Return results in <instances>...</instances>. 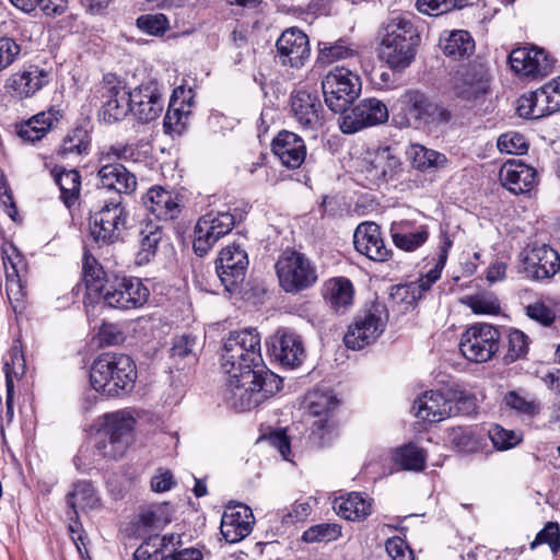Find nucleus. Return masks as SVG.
<instances>
[{
  "mask_svg": "<svg viewBox=\"0 0 560 560\" xmlns=\"http://www.w3.org/2000/svg\"><path fill=\"white\" fill-rule=\"evenodd\" d=\"M418 18L406 11H392L381 28V57L393 70H404L413 61L421 36Z\"/></svg>",
  "mask_w": 560,
  "mask_h": 560,
  "instance_id": "1",
  "label": "nucleus"
},
{
  "mask_svg": "<svg viewBox=\"0 0 560 560\" xmlns=\"http://www.w3.org/2000/svg\"><path fill=\"white\" fill-rule=\"evenodd\" d=\"M228 376L223 400L229 408L240 412L258 407L282 386V378L270 370H246Z\"/></svg>",
  "mask_w": 560,
  "mask_h": 560,
  "instance_id": "2",
  "label": "nucleus"
},
{
  "mask_svg": "<svg viewBox=\"0 0 560 560\" xmlns=\"http://www.w3.org/2000/svg\"><path fill=\"white\" fill-rule=\"evenodd\" d=\"M136 380V364L129 355L124 353H103L94 360L90 370L92 387L107 397L131 392Z\"/></svg>",
  "mask_w": 560,
  "mask_h": 560,
  "instance_id": "3",
  "label": "nucleus"
},
{
  "mask_svg": "<svg viewBox=\"0 0 560 560\" xmlns=\"http://www.w3.org/2000/svg\"><path fill=\"white\" fill-rule=\"evenodd\" d=\"M221 368L224 374L234 376L246 370H268L262 361L259 332L254 328L231 331L222 347Z\"/></svg>",
  "mask_w": 560,
  "mask_h": 560,
  "instance_id": "4",
  "label": "nucleus"
},
{
  "mask_svg": "<svg viewBox=\"0 0 560 560\" xmlns=\"http://www.w3.org/2000/svg\"><path fill=\"white\" fill-rule=\"evenodd\" d=\"M135 422L126 410L105 413L97 431V454L108 459L122 457L132 442Z\"/></svg>",
  "mask_w": 560,
  "mask_h": 560,
  "instance_id": "5",
  "label": "nucleus"
},
{
  "mask_svg": "<svg viewBox=\"0 0 560 560\" xmlns=\"http://www.w3.org/2000/svg\"><path fill=\"white\" fill-rule=\"evenodd\" d=\"M388 322V311L385 304L374 302L361 310L348 327L343 337L347 348L361 350L374 343L384 332Z\"/></svg>",
  "mask_w": 560,
  "mask_h": 560,
  "instance_id": "6",
  "label": "nucleus"
},
{
  "mask_svg": "<svg viewBox=\"0 0 560 560\" xmlns=\"http://www.w3.org/2000/svg\"><path fill=\"white\" fill-rule=\"evenodd\" d=\"M127 220L128 212L122 205V197L116 196L105 201L98 211L91 214V236L100 245L114 244L122 238Z\"/></svg>",
  "mask_w": 560,
  "mask_h": 560,
  "instance_id": "7",
  "label": "nucleus"
},
{
  "mask_svg": "<svg viewBox=\"0 0 560 560\" xmlns=\"http://www.w3.org/2000/svg\"><path fill=\"white\" fill-rule=\"evenodd\" d=\"M325 103L334 113H345L361 92L360 77L343 67H335L322 81Z\"/></svg>",
  "mask_w": 560,
  "mask_h": 560,
  "instance_id": "8",
  "label": "nucleus"
},
{
  "mask_svg": "<svg viewBox=\"0 0 560 560\" xmlns=\"http://www.w3.org/2000/svg\"><path fill=\"white\" fill-rule=\"evenodd\" d=\"M280 287L287 293H298L314 285L318 279L315 265L296 250L284 252L276 262Z\"/></svg>",
  "mask_w": 560,
  "mask_h": 560,
  "instance_id": "9",
  "label": "nucleus"
},
{
  "mask_svg": "<svg viewBox=\"0 0 560 560\" xmlns=\"http://www.w3.org/2000/svg\"><path fill=\"white\" fill-rule=\"evenodd\" d=\"M106 306L122 311L143 306L150 296L149 289L137 277H115L106 280L101 295Z\"/></svg>",
  "mask_w": 560,
  "mask_h": 560,
  "instance_id": "10",
  "label": "nucleus"
},
{
  "mask_svg": "<svg viewBox=\"0 0 560 560\" xmlns=\"http://www.w3.org/2000/svg\"><path fill=\"white\" fill-rule=\"evenodd\" d=\"M241 220L242 214L230 211L209 212L202 215L194 230V252L200 257L207 255L214 244L229 234Z\"/></svg>",
  "mask_w": 560,
  "mask_h": 560,
  "instance_id": "11",
  "label": "nucleus"
},
{
  "mask_svg": "<svg viewBox=\"0 0 560 560\" xmlns=\"http://www.w3.org/2000/svg\"><path fill=\"white\" fill-rule=\"evenodd\" d=\"M118 160H128L133 155V150L128 145H113L109 152L101 159L102 164L98 170V177L102 186L108 190H115L117 196L129 195L137 188L136 176L120 163H110V156Z\"/></svg>",
  "mask_w": 560,
  "mask_h": 560,
  "instance_id": "12",
  "label": "nucleus"
},
{
  "mask_svg": "<svg viewBox=\"0 0 560 560\" xmlns=\"http://www.w3.org/2000/svg\"><path fill=\"white\" fill-rule=\"evenodd\" d=\"M500 332L490 324H475L466 329L459 342L460 353L470 362L482 363L499 350Z\"/></svg>",
  "mask_w": 560,
  "mask_h": 560,
  "instance_id": "13",
  "label": "nucleus"
},
{
  "mask_svg": "<svg viewBox=\"0 0 560 560\" xmlns=\"http://www.w3.org/2000/svg\"><path fill=\"white\" fill-rule=\"evenodd\" d=\"M97 93L101 98L100 115L105 122L120 121L129 114L131 90L115 74L104 75Z\"/></svg>",
  "mask_w": 560,
  "mask_h": 560,
  "instance_id": "14",
  "label": "nucleus"
},
{
  "mask_svg": "<svg viewBox=\"0 0 560 560\" xmlns=\"http://www.w3.org/2000/svg\"><path fill=\"white\" fill-rule=\"evenodd\" d=\"M248 264L247 253L241 245L233 243L221 249L215 260V272L228 292H235L243 283Z\"/></svg>",
  "mask_w": 560,
  "mask_h": 560,
  "instance_id": "15",
  "label": "nucleus"
},
{
  "mask_svg": "<svg viewBox=\"0 0 560 560\" xmlns=\"http://www.w3.org/2000/svg\"><path fill=\"white\" fill-rule=\"evenodd\" d=\"M290 113L302 130L317 131L325 124V109L315 91L294 90L290 95Z\"/></svg>",
  "mask_w": 560,
  "mask_h": 560,
  "instance_id": "16",
  "label": "nucleus"
},
{
  "mask_svg": "<svg viewBox=\"0 0 560 560\" xmlns=\"http://www.w3.org/2000/svg\"><path fill=\"white\" fill-rule=\"evenodd\" d=\"M522 272L533 280H546L560 270V256L546 244H533L520 254Z\"/></svg>",
  "mask_w": 560,
  "mask_h": 560,
  "instance_id": "17",
  "label": "nucleus"
},
{
  "mask_svg": "<svg viewBox=\"0 0 560 560\" xmlns=\"http://www.w3.org/2000/svg\"><path fill=\"white\" fill-rule=\"evenodd\" d=\"M557 112H560V78L552 79L527 96H522L517 106L518 115L530 119Z\"/></svg>",
  "mask_w": 560,
  "mask_h": 560,
  "instance_id": "18",
  "label": "nucleus"
},
{
  "mask_svg": "<svg viewBox=\"0 0 560 560\" xmlns=\"http://www.w3.org/2000/svg\"><path fill=\"white\" fill-rule=\"evenodd\" d=\"M509 63L516 74L542 79L552 72L555 60L544 48L525 46L510 52Z\"/></svg>",
  "mask_w": 560,
  "mask_h": 560,
  "instance_id": "19",
  "label": "nucleus"
},
{
  "mask_svg": "<svg viewBox=\"0 0 560 560\" xmlns=\"http://www.w3.org/2000/svg\"><path fill=\"white\" fill-rule=\"evenodd\" d=\"M1 255L5 270V291L9 302L15 313H21L25 307L26 298V290L21 276L24 268L23 257L12 243L2 245Z\"/></svg>",
  "mask_w": 560,
  "mask_h": 560,
  "instance_id": "20",
  "label": "nucleus"
},
{
  "mask_svg": "<svg viewBox=\"0 0 560 560\" xmlns=\"http://www.w3.org/2000/svg\"><path fill=\"white\" fill-rule=\"evenodd\" d=\"M400 165V160L392 149L383 147L365 154L361 172L369 186L380 187L395 178Z\"/></svg>",
  "mask_w": 560,
  "mask_h": 560,
  "instance_id": "21",
  "label": "nucleus"
},
{
  "mask_svg": "<svg viewBox=\"0 0 560 560\" xmlns=\"http://www.w3.org/2000/svg\"><path fill=\"white\" fill-rule=\"evenodd\" d=\"M387 106L380 100L371 97L360 101L350 114L342 117L340 129L343 133H354L365 127L387 121Z\"/></svg>",
  "mask_w": 560,
  "mask_h": 560,
  "instance_id": "22",
  "label": "nucleus"
},
{
  "mask_svg": "<svg viewBox=\"0 0 560 560\" xmlns=\"http://www.w3.org/2000/svg\"><path fill=\"white\" fill-rule=\"evenodd\" d=\"M266 345L269 354L285 366H299L305 357L301 337L290 329H278L269 337Z\"/></svg>",
  "mask_w": 560,
  "mask_h": 560,
  "instance_id": "23",
  "label": "nucleus"
},
{
  "mask_svg": "<svg viewBox=\"0 0 560 560\" xmlns=\"http://www.w3.org/2000/svg\"><path fill=\"white\" fill-rule=\"evenodd\" d=\"M453 89L463 100H478L489 90L488 69L482 63L462 66L453 78Z\"/></svg>",
  "mask_w": 560,
  "mask_h": 560,
  "instance_id": "24",
  "label": "nucleus"
},
{
  "mask_svg": "<svg viewBox=\"0 0 560 560\" xmlns=\"http://www.w3.org/2000/svg\"><path fill=\"white\" fill-rule=\"evenodd\" d=\"M279 61L292 68H300L310 58L307 35L298 27L285 30L276 43Z\"/></svg>",
  "mask_w": 560,
  "mask_h": 560,
  "instance_id": "25",
  "label": "nucleus"
},
{
  "mask_svg": "<svg viewBox=\"0 0 560 560\" xmlns=\"http://www.w3.org/2000/svg\"><path fill=\"white\" fill-rule=\"evenodd\" d=\"M130 112L138 121L147 124L160 116L163 110L162 94L154 82L141 84L131 90Z\"/></svg>",
  "mask_w": 560,
  "mask_h": 560,
  "instance_id": "26",
  "label": "nucleus"
},
{
  "mask_svg": "<svg viewBox=\"0 0 560 560\" xmlns=\"http://www.w3.org/2000/svg\"><path fill=\"white\" fill-rule=\"evenodd\" d=\"M142 203L156 219L174 220L182 212L183 196L161 186H153L143 195Z\"/></svg>",
  "mask_w": 560,
  "mask_h": 560,
  "instance_id": "27",
  "label": "nucleus"
},
{
  "mask_svg": "<svg viewBox=\"0 0 560 560\" xmlns=\"http://www.w3.org/2000/svg\"><path fill=\"white\" fill-rule=\"evenodd\" d=\"M254 522L253 511L247 505L229 506L221 518V535L229 544L238 542L252 533Z\"/></svg>",
  "mask_w": 560,
  "mask_h": 560,
  "instance_id": "28",
  "label": "nucleus"
},
{
  "mask_svg": "<svg viewBox=\"0 0 560 560\" xmlns=\"http://www.w3.org/2000/svg\"><path fill=\"white\" fill-rule=\"evenodd\" d=\"M50 81V73L37 66H30L11 74L4 88L15 97L26 98L33 96Z\"/></svg>",
  "mask_w": 560,
  "mask_h": 560,
  "instance_id": "29",
  "label": "nucleus"
},
{
  "mask_svg": "<svg viewBox=\"0 0 560 560\" xmlns=\"http://www.w3.org/2000/svg\"><path fill=\"white\" fill-rule=\"evenodd\" d=\"M355 249L375 261H385L390 250L387 249L381 235V228L374 222L359 224L353 234Z\"/></svg>",
  "mask_w": 560,
  "mask_h": 560,
  "instance_id": "30",
  "label": "nucleus"
},
{
  "mask_svg": "<svg viewBox=\"0 0 560 560\" xmlns=\"http://www.w3.org/2000/svg\"><path fill=\"white\" fill-rule=\"evenodd\" d=\"M499 176L502 185L515 195L529 192L537 178L535 168L515 159L502 165Z\"/></svg>",
  "mask_w": 560,
  "mask_h": 560,
  "instance_id": "31",
  "label": "nucleus"
},
{
  "mask_svg": "<svg viewBox=\"0 0 560 560\" xmlns=\"http://www.w3.org/2000/svg\"><path fill=\"white\" fill-rule=\"evenodd\" d=\"M272 151L288 168H299L306 159V145L299 135L282 130L272 140Z\"/></svg>",
  "mask_w": 560,
  "mask_h": 560,
  "instance_id": "32",
  "label": "nucleus"
},
{
  "mask_svg": "<svg viewBox=\"0 0 560 560\" xmlns=\"http://www.w3.org/2000/svg\"><path fill=\"white\" fill-rule=\"evenodd\" d=\"M451 397L438 390H428L413 402L416 416L428 422H440L454 417Z\"/></svg>",
  "mask_w": 560,
  "mask_h": 560,
  "instance_id": "33",
  "label": "nucleus"
},
{
  "mask_svg": "<svg viewBox=\"0 0 560 560\" xmlns=\"http://www.w3.org/2000/svg\"><path fill=\"white\" fill-rule=\"evenodd\" d=\"M339 400L331 392H314L308 396V410L318 417L313 423L312 434L324 438L332 432L334 424L329 419V415L338 407Z\"/></svg>",
  "mask_w": 560,
  "mask_h": 560,
  "instance_id": "34",
  "label": "nucleus"
},
{
  "mask_svg": "<svg viewBox=\"0 0 560 560\" xmlns=\"http://www.w3.org/2000/svg\"><path fill=\"white\" fill-rule=\"evenodd\" d=\"M354 288L345 277L331 278L323 287V296L331 310L343 314L353 303Z\"/></svg>",
  "mask_w": 560,
  "mask_h": 560,
  "instance_id": "35",
  "label": "nucleus"
},
{
  "mask_svg": "<svg viewBox=\"0 0 560 560\" xmlns=\"http://www.w3.org/2000/svg\"><path fill=\"white\" fill-rule=\"evenodd\" d=\"M66 501L69 506L67 514L70 521H77L80 511L94 510L101 504L100 498L90 481L75 482L72 491L67 494Z\"/></svg>",
  "mask_w": 560,
  "mask_h": 560,
  "instance_id": "36",
  "label": "nucleus"
},
{
  "mask_svg": "<svg viewBox=\"0 0 560 560\" xmlns=\"http://www.w3.org/2000/svg\"><path fill=\"white\" fill-rule=\"evenodd\" d=\"M433 100L419 90H408L399 98L401 112L409 125L422 127Z\"/></svg>",
  "mask_w": 560,
  "mask_h": 560,
  "instance_id": "37",
  "label": "nucleus"
},
{
  "mask_svg": "<svg viewBox=\"0 0 560 560\" xmlns=\"http://www.w3.org/2000/svg\"><path fill=\"white\" fill-rule=\"evenodd\" d=\"M51 174L56 184L59 186L60 199L65 206L70 209L78 201L80 196L81 175L79 171L55 166Z\"/></svg>",
  "mask_w": 560,
  "mask_h": 560,
  "instance_id": "38",
  "label": "nucleus"
},
{
  "mask_svg": "<svg viewBox=\"0 0 560 560\" xmlns=\"http://www.w3.org/2000/svg\"><path fill=\"white\" fill-rule=\"evenodd\" d=\"M337 514L349 521H363L372 512L370 500L362 493L352 492L347 497L337 499L334 503Z\"/></svg>",
  "mask_w": 560,
  "mask_h": 560,
  "instance_id": "39",
  "label": "nucleus"
},
{
  "mask_svg": "<svg viewBox=\"0 0 560 560\" xmlns=\"http://www.w3.org/2000/svg\"><path fill=\"white\" fill-rule=\"evenodd\" d=\"M178 92H180V94H184L185 90L183 88L174 90L173 95L171 96L170 100L168 109L164 117L163 127L165 132L170 135H180L186 128L190 114V101L187 104H185L186 101L183 100L180 105L178 107L176 106L178 100Z\"/></svg>",
  "mask_w": 560,
  "mask_h": 560,
  "instance_id": "40",
  "label": "nucleus"
},
{
  "mask_svg": "<svg viewBox=\"0 0 560 560\" xmlns=\"http://www.w3.org/2000/svg\"><path fill=\"white\" fill-rule=\"evenodd\" d=\"M91 145V136L83 127H75L68 131L63 138L57 156L68 159L70 156H81L89 154Z\"/></svg>",
  "mask_w": 560,
  "mask_h": 560,
  "instance_id": "41",
  "label": "nucleus"
},
{
  "mask_svg": "<svg viewBox=\"0 0 560 560\" xmlns=\"http://www.w3.org/2000/svg\"><path fill=\"white\" fill-rule=\"evenodd\" d=\"M197 337L184 334L174 339L171 352V360L177 370H183L197 361Z\"/></svg>",
  "mask_w": 560,
  "mask_h": 560,
  "instance_id": "42",
  "label": "nucleus"
},
{
  "mask_svg": "<svg viewBox=\"0 0 560 560\" xmlns=\"http://www.w3.org/2000/svg\"><path fill=\"white\" fill-rule=\"evenodd\" d=\"M163 237V230L154 223H147L140 230L139 250L136 256L138 265H144L151 261L156 255L158 247Z\"/></svg>",
  "mask_w": 560,
  "mask_h": 560,
  "instance_id": "43",
  "label": "nucleus"
},
{
  "mask_svg": "<svg viewBox=\"0 0 560 560\" xmlns=\"http://www.w3.org/2000/svg\"><path fill=\"white\" fill-rule=\"evenodd\" d=\"M407 154L412 167L422 172L441 168L447 163V159L443 153L421 144L410 145Z\"/></svg>",
  "mask_w": 560,
  "mask_h": 560,
  "instance_id": "44",
  "label": "nucleus"
},
{
  "mask_svg": "<svg viewBox=\"0 0 560 560\" xmlns=\"http://www.w3.org/2000/svg\"><path fill=\"white\" fill-rule=\"evenodd\" d=\"M440 46L446 56L460 59L474 51L475 42L467 31L458 30L451 32L444 40H441Z\"/></svg>",
  "mask_w": 560,
  "mask_h": 560,
  "instance_id": "45",
  "label": "nucleus"
},
{
  "mask_svg": "<svg viewBox=\"0 0 560 560\" xmlns=\"http://www.w3.org/2000/svg\"><path fill=\"white\" fill-rule=\"evenodd\" d=\"M456 119L457 113L454 105L433 101L422 127L430 131L440 130L454 124Z\"/></svg>",
  "mask_w": 560,
  "mask_h": 560,
  "instance_id": "46",
  "label": "nucleus"
},
{
  "mask_svg": "<svg viewBox=\"0 0 560 560\" xmlns=\"http://www.w3.org/2000/svg\"><path fill=\"white\" fill-rule=\"evenodd\" d=\"M394 460L404 470L422 471L425 468L427 454L423 448L409 443L396 450Z\"/></svg>",
  "mask_w": 560,
  "mask_h": 560,
  "instance_id": "47",
  "label": "nucleus"
},
{
  "mask_svg": "<svg viewBox=\"0 0 560 560\" xmlns=\"http://www.w3.org/2000/svg\"><path fill=\"white\" fill-rule=\"evenodd\" d=\"M82 275L86 290L102 295L106 285L105 272L97 260L88 253L83 256Z\"/></svg>",
  "mask_w": 560,
  "mask_h": 560,
  "instance_id": "48",
  "label": "nucleus"
},
{
  "mask_svg": "<svg viewBox=\"0 0 560 560\" xmlns=\"http://www.w3.org/2000/svg\"><path fill=\"white\" fill-rule=\"evenodd\" d=\"M355 49L347 39H339L335 43H318L317 60L322 63H332L335 61L353 57Z\"/></svg>",
  "mask_w": 560,
  "mask_h": 560,
  "instance_id": "49",
  "label": "nucleus"
},
{
  "mask_svg": "<svg viewBox=\"0 0 560 560\" xmlns=\"http://www.w3.org/2000/svg\"><path fill=\"white\" fill-rule=\"evenodd\" d=\"M447 441L459 453H475L480 448L478 438L470 428H452L447 432Z\"/></svg>",
  "mask_w": 560,
  "mask_h": 560,
  "instance_id": "50",
  "label": "nucleus"
},
{
  "mask_svg": "<svg viewBox=\"0 0 560 560\" xmlns=\"http://www.w3.org/2000/svg\"><path fill=\"white\" fill-rule=\"evenodd\" d=\"M392 238L394 244L406 252H412L420 247L428 240L429 233L425 226H419L416 231L405 232L398 228H392Z\"/></svg>",
  "mask_w": 560,
  "mask_h": 560,
  "instance_id": "51",
  "label": "nucleus"
},
{
  "mask_svg": "<svg viewBox=\"0 0 560 560\" xmlns=\"http://www.w3.org/2000/svg\"><path fill=\"white\" fill-rule=\"evenodd\" d=\"M18 9L31 13L39 8L46 15L61 14L67 0H10Z\"/></svg>",
  "mask_w": 560,
  "mask_h": 560,
  "instance_id": "52",
  "label": "nucleus"
},
{
  "mask_svg": "<svg viewBox=\"0 0 560 560\" xmlns=\"http://www.w3.org/2000/svg\"><path fill=\"white\" fill-rule=\"evenodd\" d=\"M529 347V338L520 329H511L508 336V352L504 355L505 363H513L526 357Z\"/></svg>",
  "mask_w": 560,
  "mask_h": 560,
  "instance_id": "53",
  "label": "nucleus"
},
{
  "mask_svg": "<svg viewBox=\"0 0 560 560\" xmlns=\"http://www.w3.org/2000/svg\"><path fill=\"white\" fill-rule=\"evenodd\" d=\"M465 304L475 314L495 315L501 310L500 302L497 296L487 292L467 296Z\"/></svg>",
  "mask_w": 560,
  "mask_h": 560,
  "instance_id": "54",
  "label": "nucleus"
},
{
  "mask_svg": "<svg viewBox=\"0 0 560 560\" xmlns=\"http://www.w3.org/2000/svg\"><path fill=\"white\" fill-rule=\"evenodd\" d=\"M489 438L497 450L505 451L516 446L522 441V434L513 430H506L495 424L489 430Z\"/></svg>",
  "mask_w": 560,
  "mask_h": 560,
  "instance_id": "55",
  "label": "nucleus"
},
{
  "mask_svg": "<svg viewBox=\"0 0 560 560\" xmlns=\"http://www.w3.org/2000/svg\"><path fill=\"white\" fill-rule=\"evenodd\" d=\"M504 402L517 413L527 417H534L540 411V406L535 399H528L513 390L504 396Z\"/></svg>",
  "mask_w": 560,
  "mask_h": 560,
  "instance_id": "56",
  "label": "nucleus"
},
{
  "mask_svg": "<svg viewBox=\"0 0 560 560\" xmlns=\"http://www.w3.org/2000/svg\"><path fill=\"white\" fill-rule=\"evenodd\" d=\"M498 149L502 153L521 155L527 152L528 143L525 137L515 131L503 133L498 139Z\"/></svg>",
  "mask_w": 560,
  "mask_h": 560,
  "instance_id": "57",
  "label": "nucleus"
},
{
  "mask_svg": "<svg viewBox=\"0 0 560 560\" xmlns=\"http://www.w3.org/2000/svg\"><path fill=\"white\" fill-rule=\"evenodd\" d=\"M459 0H417L416 8L419 12L432 16H439L454 9L462 8Z\"/></svg>",
  "mask_w": 560,
  "mask_h": 560,
  "instance_id": "58",
  "label": "nucleus"
},
{
  "mask_svg": "<svg viewBox=\"0 0 560 560\" xmlns=\"http://www.w3.org/2000/svg\"><path fill=\"white\" fill-rule=\"evenodd\" d=\"M541 544H547L552 553L557 555L560 550V527L558 523L548 522L536 535L534 541L530 544V549H535Z\"/></svg>",
  "mask_w": 560,
  "mask_h": 560,
  "instance_id": "59",
  "label": "nucleus"
},
{
  "mask_svg": "<svg viewBox=\"0 0 560 560\" xmlns=\"http://www.w3.org/2000/svg\"><path fill=\"white\" fill-rule=\"evenodd\" d=\"M339 534L337 525L323 523L306 529L302 535V539L305 542L330 541L336 539Z\"/></svg>",
  "mask_w": 560,
  "mask_h": 560,
  "instance_id": "60",
  "label": "nucleus"
},
{
  "mask_svg": "<svg viewBox=\"0 0 560 560\" xmlns=\"http://www.w3.org/2000/svg\"><path fill=\"white\" fill-rule=\"evenodd\" d=\"M137 26L150 35H163L168 28V20L162 13L144 14L137 19Z\"/></svg>",
  "mask_w": 560,
  "mask_h": 560,
  "instance_id": "61",
  "label": "nucleus"
},
{
  "mask_svg": "<svg viewBox=\"0 0 560 560\" xmlns=\"http://www.w3.org/2000/svg\"><path fill=\"white\" fill-rule=\"evenodd\" d=\"M312 513V506L308 501H295L290 509H285L279 513V517L284 527L304 522Z\"/></svg>",
  "mask_w": 560,
  "mask_h": 560,
  "instance_id": "62",
  "label": "nucleus"
},
{
  "mask_svg": "<svg viewBox=\"0 0 560 560\" xmlns=\"http://www.w3.org/2000/svg\"><path fill=\"white\" fill-rule=\"evenodd\" d=\"M419 287L409 282L390 287L389 299L398 305H412L421 298L419 296Z\"/></svg>",
  "mask_w": 560,
  "mask_h": 560,
  "instance_id": "63",
  "label": "nucleus"
},
{
  "mask_svg": "<svg viewBox=\"0 0 560 560\" xmlns=\"http://www.w3.org/2000/svg\"><path fill=\"white\" fill-rule=\"evenodd\" d=\"M133 560H165L159 548V536H151L133 552Z\"/></svg>",
  "mask_w": 560,
  "mask_h": 560,
  "instance_id": "64",
  "label": "nucleus"
}]
</instances>
